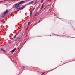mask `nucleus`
Segmentation results:
<instances>
[{
	"mask_svg": "<svg viewBox=\"0 0 75 75\" xmlns=\"http://www.w3.org/2000/svg\"><path fill=\"white\" fill-rule=\"evenodd\" d=\"M20 38H21L20 37H18L17 38V40L18 41H19V40H20Z\"/></svg>",
	"mask_w": 75,
	"mask_h": 75,
	"instance_id": "423d86ee",
	"label": "nucleus"
},
{
	"mask_svg": "<svg viewBox=\"0 0 75 75\" xmlns=\"http://www.w3.org/2000/svg\"><path fill=\"white\" fill-rule=\"evenodd\" d=\"M41 21H40V20H39V22H40Z\"/></svg>",
	"mask_w": 75,
	"mask_h": 75,
	"instance_id": "a211bd4d",
	"label": "nucleus"
},
{
	"mask_svg": "<svg viewBox=\"0 0 75 75\" xmlns=\"http://www.w3.org/2000/svg\"><path fill=\"white\" fill-rule=\"evenodd\" d=\"M25 8V6H23L21 8H20V7L18 6L16 7V8L18 9V10H22V9H23V8Z\"/></svg>",
	"mask_w": 75,
	"mask_h": 75,
	"instance_id": "7ed1b4c3",
	"label": "nucleus"
},
{
	"mask_svg": "<svg viewBox=\"0 0 75 75\" xmlns=\"http://www.w3.org/2000/svg\"><path fill=\"white\" fill-rule=\"evenodd\" d=\"M35 9V8H33V10H34Z\"/></svg>",
	"mask_w": 75,
	"mask_h": 75,
	"instance_id": "6ab92c4d",
	"label": "nucleus"
},
{
	"mask_svg": "<svg viewBox=\"0 0 75 75\" xmlns=\"http://www.w3.org/2000/svg\"><path fill=\"white\" fill-rule=\"evenodd\" d=\"M28 28V27L27 28V29Z\"/></svg>",
	"mask_w": 75,
	"mask_h": 75,
	"instance_id": "4be33fe9",
	"label": "nucleus"
},
{
	"mask_svg": "<svg viewBox=\"0 0 75 75\" xmlns=\"http://www.w3.org/2000/svg\"><path fill=\"white\" fill-rule=\"evenodd\" d=\"M30 24V22H29L28 23V25H29Z\"/></svg>",
	"mask_w": 75,
	"mask_h": 75,
	"instance_id": "2eb2a0df",
	"label": "nucleus"
},
{
	"mask_svg": "<svg viewBox=\"0 0 75 75\" xmlns=\"http://www.w3.org/2000/svg\"><path fill=\"white\" fill-rule=\"evenodd\" d=\"M12 15V14H11V16Z\"/></svg>",
	"mask_w": 75,
	"mask_h": 75,
	"instance_id": "b1692460",
	"label": "nucleus"
},
{
	"mask_svg": "<svg viewBox=\"0 0 75 75\" xmlns=\"http://www.w3.org/2000/svg\"><path fill=\"white\" fill-rule=\"evenodd\" d=\"M47 7H48V6H47L45 7V8H44V10H45L46 8H47Z\"/></svg>",
	"mask_w": 75,
	"mask_h": 75,
	"instance_id": "ddd939ff",
	"label": "nucleus"
},
{
	"mask_svg": "<svg viewBox=\"0 0 75 75\" xmlns=\"http://www.w3.org/2000/svg\"><path fill=\"white\" fill-rule=\"evenodd\" d=\"M33 13V12H30V16H31V15H32V13Z\"/></svg>",
	"mask_w": 75,
	"mask_h": 75,
	"instance_id": "9b49d317",
	"label": "nucleus"
},
{
	"mask_svg": "<svg viewBox=\"0 0 75 75\" xmlns=\"http://www.w3.org/2000/svg\"><path fill=\"white\" fill-rule=\"evenodd\" d=\"M22 68H25V66H23V67H22Z\"/></svg>",
	"mask_w": 75,
	"mask_h": 75,
	"instance_id": "dca6fc26",
	"label": "nucleus"
},
{
	"mask_svg": "<svg viewBox=\"0 0 75 75\" xmlns=\"http://www.w3.org/2000/svg\"><path fill=\"white\" fill-rule=\"evenodd\" d=\"M8 13V10H6L5 11L3 15H2V17H4Z\"/></svg>",
	"mask_w": 75,
	"mask_h": 75,
	"instance_id": "f03ea898",
	"label": "nucleus"
},
{
	"mask_svg": "<svg viewBox=\"0 0 75 75\" xmlns=\"http://www.w3.org/2000/svg\"><path fill=\"white\" fill-rule=\"evenodd\" d=\"M1 50L2 51H4V52H5V50H4L3 48H1Z\"/></svg>",
	"mask_w": 75,
	"mask_h": 75,
	"instance_id": "0eeeda50",
	"label": "nucleus"
},
{
	"mask_svg": "<svg viewBox=\"0 0 75 75\" xmlns=\"http://www.w3.org/2000/svg\"><path fill=\"white\" fill-rule=\"evenodd\" d=\"M43 7H44V5L43 4H42V6H41V9H42V8H43Z\"/></svg>",
	"mask_w": 75,
	"mask_h": 75,
	"instance_id": "1a4fd4ad",
	"label": "nucleus"
},
{
	"mask_svg": "<svg viewBox=\"0 0 75 75\" xmlns=\"http://www.w3.org/2000/svg\"><path fill=\"white\" fill-rule=\"evenodd\" d=\"M34 1H32L31 2H30L29 3V4L30 5V4H33V3H34Z\"/></svg>",
	"mask_w": 75,
	"mask_h": 75,
	"instance_id": "39448f33",
	"label": "nucleus"
},
{
	"mask_svg": "<svg viewBox=\"0 0 75 75\" xmlns=\"http://www.w3.org/2000/svg\"><path fill=\"white\" fill-rule=\"evenodd\" d=\"M16 7V4H15L13 6V8H14V7Z\"/></svg>",
	"mask_w": 75,
	"mask_h": 75,
	"instance_id": "9d476101",
	"label": "nucleus"
},
{
	"mask_svg": "<svg viewBox=\"0 0 75 75\" xmlns=\"http://www.w3.org/2000/svg\"><path fill=\"white\" fill-rule=\"evenodd\" d=\"M30 0H26L25 1H21L19 3H17L16 4H15V5H16V6H19V4H21V3H25V1H28Z\"/></svg>",
	"mask_w": 75,
	"mask_h": 75,
	"instance_id": "f257e3e1",
	"label": "nucleus"
},
{
	"mask_svg": "<svg viewBox=\"0 0 75 75\" xmlns=\"http://www.w3.org/2000/svg\"><path fill=\"white\" fill-rule=\"evenodd\" d=\"M43 1H44V0H42L41 1V3H42V2H43Z\"/></svg>",
	"mask_w": 75,
	"mask_h": 75,
	"instance_id": "4468645a",
	"label": "nucleus"
},
{
	"mask_svg": "<svg viewBox=\"0 0 75 75\" xmlns=\"http://www.w3.org/2000/svg\"><path fill=\"white\" fill-rule=\"evenodd\" d=\"M52 7L53 6V5H52Z\"/></svg>",
	"mask_w": 75,
	"mask_h": 75,
	"instance_id": "5701e85b",
	"label": "nucleus"
},
{
	"mask_svg": "<svg viewBox=\"0 0 75 75\" xmlns=\"http://www.w3.org/2000/svg\"><path fill=\"white\" fill-rule=\"evenodd\" d=\"M50 6V5L48 4L47 6V7H48V6Z\"/></svg>",
	"mask_w": 75,
	"mask_h": 75,
	"instance_id": "f3484780",
	"label": "nucleus"
},
{
	"mask_svg": "<svg viewBox=\"0 0 75 75\" xmlns=\"http://www.w3.org/2000/svg\"><path fill=\"white\" fill-rule=\"evenodd\" d=\"M51 12V11H50V12Z\"/></svg>",
	"mask_w": 75,
	"mask_h": 75,
	"instance_id": "393cba45",
	"label": "nucleus"
},
{
	"mask_svg": "<svg viewBox=\"0 0 75 75\" xmlns=\"http://www.w3.org/2000/svg\"><path fill=\"white\" fill-rule=\"evenodd\" d=\"M38 14V13H36L35 14V17H34V18L35 17L37 16V14Z\"/></svg>",
	"mask_w": 75,
	"mask_h": 75,
	"instance_id": "f8f14e48",
	"label": "nucleus"
},
{
	"mask_svg": "<svg viewBox=\"0 0 75 75\" xmlns=\"http://www.w3.org/2000/svg\"><path fill=\"white\" fill-rule=\"evenodd\" d=\"M38 7H39V6H40V5H38Z\"/></svg>",
	"mask_w": 75,
	"mask_h": 75,
	"instance_id": "412c9836",
	"label": "nucleus"
},
{
	"mask_svg": "<svg viewBox=\"0 0 75 75\" xmlns=\"http://www.w3.org/2000/svg\"><path fill=\"white\" fill-rule=\"evenodd\" d=\"M17 36V34H16L14 35V38H16V37Z\"/></svg>",
	"mask_w": 75,
	"mask_h": 75,
	"instance_id": "6e6552de",
	"label": "nucleus"
},
{
	"mask_svg": "<svg viewBox=\"0 0 75 75\" xmlns=\"http://www.w3.org/2000/svg\"><path fill=\"white\" fill-rule=\"evenodd\" d=\"M25 42H26V41H25L24 43H25Z\"/></svg>",
	"mask_w": 75,
	"mask_h": 75,
	"instance_id": "aec40b11",
	"label": "nucleus"
},
{
	"mask_svg": "<svg viewBox=\"0 0 75 75\" xmlns=\"http://www.w3.org/2000/svg\"><path fill=\"white\" fill-rule=\"evenodd\" d=\"M16 47L15 48L13 49L12 51H11V52H14L15 51V50H16Z\"/></svg>",
	"mask_w": 75,
	"mask_h": 75,
	"instance_id": "20e7f679",
	"label": "nucleus"
}]
</instances>
